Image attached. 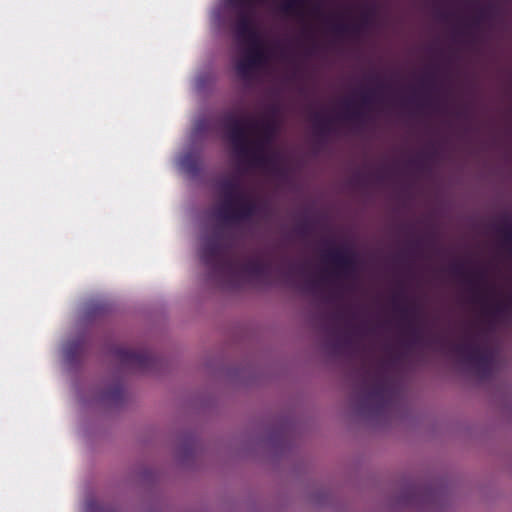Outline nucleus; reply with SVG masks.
<instances>
[{
	"label": "nucleus",
	"mask_w": 512,
	"mask_h": 512,
	"mask_svg": "<svg viewBox=\"0 0 512 512\" xmlns=\"http://www.w3.org/2000/svg\"><path fill=\"white\" fill-rule=\"evenodd\" d=\"M328 331L329 346L338 355L358 358L361 366L357 370L359 389L364 394V405L376 415L386 411L399 396L396 382L389 376V369L404 357L403 352L392 346L385 347L387 358L375 368L368 363V348L354 324L357 322H321Z\"/></svg>",
	"instance_id": "1"
},
{
	"label": "nucleus",
	"mask_w": 512,
	"mask_h": 512,
	"mask_svg": "<svg viewBox=\"0 0 512 512\" xmlns=\"http://www.w3.org/2000/svg\"><path fill=\"white\" fill-rule=\"evenodd\" d=\"M278 108L272 107L267 117L261 121L252 118L239 119L228 113L223 117V127L235 153L242 160L261 167H274L278 162V154H266L278 131L276 121Z\"/></svg>",
	"instance_id": "2"
},
{
	"label": "nucleus",
	"mask_w": 512,
	"mask_h": 512,
	"mask_svg": "<svg viewBox=\"0 0 512 512\" xmlns=\"http://www.w3.org/2000/svg\"><path fill=\"white\" fill-rule=\"evenodd\" d=\"M463 325L459 341L447 337H439L436 343L439 348L456 356L468 365L481 379L492 377L499 364V347L496 336L490 326L498 322H461Z\"/></svg>",
	"instance_id": "3"
},
{
	"label": "nucleus",
	"mask_w": 512,
	"mask_h": 512,
	"mask_svg": "<svg viewBox=\"0 0 512 512\" xmlns=\"http://www.w3.org/2000/svg\"><path fill=\"white\" fill-rule=\"evenodd\" d=\"M222 235L216 232L208 238L200 252L203 264L212 277L218 278L231 286H236L243 277L257 281H267L271 276L272 264L260 258H251L244 263L230 257L223 244Z\"/></svg>",
	"instance_id": "4"
},
{
	"label": "nucleus",
	"mask_w": 512,
	"mask_h": 512,
	"mask_svg": "<svg viewBox=\"0 0 512 512\" xmlns=\"http://www.w3.org/2000/svg\"><path fill=\"white\" fill-rule=\"evenodd\" d=\"M451 273L468 285L471 300L497 316H512V277L501 285L489 283L485 270L466 271L462 263L450 266Z\"/></svg>",
	"instance_id": "5"
},
{
	"label": "nucleus",
	"mask_w": 512,
	"mask_h": 512,
	"mask_svg": "<svg viewBox=\"0 0 512 512\" xmlns=\"http://www.w3.org/2000/svg\"><path fill=\"white\" fill-rule=\"evenodd\" d=\"M262 207L255 201L247 199L244 195L243 199H238L235 204L230 205L227 201L216 211V217L226 226L237 225L243 221L249 220L252 216L260 213Z\"/></svg>",
	"instance_id": "6"
},
{
	"label": "nucleus",
	"mask_w": 512,
	"mask_h": 512,
	"mask_svg": "<svg viewBox=\"0 0 512 512\" xmlns=\"http://www.w3.org/2000/svg\"><path fill=\"white\" fill-rule=\"evenodd\" d=\"M323 259L334 266L331 275L336 279L357 280L356 254L351 249L342 247L330 250L323 255Z\"/></svg>",
	"instance_id": "7"
},
{
	"label": "nucleus",
	"mask_w": 512,
	"mask_h": 512,
	"mask_svg": "<svg viewBox=\"0 0 512 512\" xmlns=\"http://www.w3.org/2000/svg\"><path fill=\"white\" fill-rule=\"evenodd\" d=\"M113 354L123 367L139 371L152 369L157 361L147 349L131 350L125 347H116Z\"/></svg>",
	"instance_id": "8"
},
{
	"label": "nucleus",
	"mask_w": 512,
	"mask_h": 512,
	"mask_svg": "<svg viewBox=\"0 0 512 512\" xmlns=\"http://www.w3.org/2000/svg\"><path fill=\"white\" fill-rule=\"evenodd\" d=\"M246 43L248 44L246 54L236 64L237 73L244 79L249 78L252 71L267 60L265 46L261 38Z\"/></svg>",
	"instance_id": "9"
},
{
	"label": "nucleus",
	"mask_w": 512,
	"mask_h": 512,
	"mask_svg": "<svg viewBox=\"0 0 512 512\" xmlns=\"http://www.w3.org/2000/svg\"><path fill=\"white\" fill-rule=\"evenodd\" d=\"M232 5L238 7L237 17L233 25L237 39L241 42H248L261 38L254 25L251 12L246 9L245 5L243 3Z\"/></svg>",
	"instance_id": "10"
},
{
	"label": "nucleus",
	"mask_w": 512,
	"mask_h": 512,
	"mask_svg": "<svg viewBox=\"0 0 512 512\" xmlns=\"http://www.w3.org/2000/svg\"><path fill=\"white\" fill-rule=\"evenodd\" d=\"M498 238V247L512 260V215L503 214L500 223L491 225Z\"/></svg>",
	"instance_id": "11"
},
{
	"label": "nucleus",
	"mask_w": 512,
	"mask_h": 512,
	"mask_svg": "<svg viewBox=\"0 0 512 512\" xmlns=\"http://www.w3.org/2000/svg\"><path fill=\"white\" fill-rule=\"evenodd\" d=\"M375 14H376L375 7L374 6L369 7L362 13L360 23L354 24V25L338 23V24H335L332 26V31L337 36H345V35L356 36V35L360 34V32L364 28H366L373 22Z\"/></svg>",
	"instance_id": "12"
},
{
	"label": "nucleus",
	"mask_w": 512,
	"mask_h": 512,
	"mask_svg": "<svg viewBox=\"0 0 512 512\" xmlns=\"http://www.w3.org/2000/svg\"><path fill=\"white\" fill-rule=\"evenodd\" d=\"M219 188L224 197L223 203L228 201L230 205H232L235 204L236 200L244 198L240 181L237 178H227L222 180L219 183Z\"/></svg>",
	"instance_id": "13"
},
{
	"label": "nucleus",
	"mask_w": 512,
	"mask_h": 512,
	"mask_svg": "<svg viewBox=\"0 0 512 512\" xmlns=\"http://www.w3.org/2000/svg\"><path fill=\"white\" fill-rule=\"evenodd\" d=\"M87 348L85 336L80 335L75 339L69 340L64 346V356L69 364L76 363L84 354Z\"/></svg>",
	"instance_id": "14"
},
{
	"label": "nucleus",
	"mask_w": 512,
	"mask_h": 512,
	"mask_svg": "<svg viewBox=\"0 0 512 512\" xmlns=\"http://www.w3.org/2000/svg\"><path fill=\"white\" fill-rule=\"evenodd\" d=\"M181 169L190 176H196L201 169L200 156L195 153H186L180 159Z\"/></svg>",
	"instance_id": "15"
},
{
	"label": "nucleus",
	"mask_w": 512,
	"mask_h": 512,
	"mask_svg": "<svg viewBox=\"0 0 512 512\" xmlns=\"http://www.w3.org/2000/svg\"><path fill=\"white\" fill-rule=\"evenodd\" d=\"M313 128L318 136H326L332 131V119L320 113L312 115Z\"/></svg>",
	"instance_id": "16"
},
{
	"label": "nucleus",
	"mask_w": 512,
	"mask_h": 512,
	"mask_svg": "<svg viewBox=\"0 0 512 512\" xmlns=\"http://www.w3.org/2000/svg\"><path fill=\"white\" fill-rule=\"evenodd\" d=\"M307 0H284L280 4V10L287 15H300Z\"/></svg>",
	"instance_id": "17"
},
{
	"label": "nucleus",
	"mask_w": 512,
	"mask_h": 512,
	"mask_svg": "<svg viewBox=\"0 0 512 512\" xmlns=\"http://www.w3.org/2000/svg\"><path fill=\"white\" fill-rule=\"evenodd\" d=\"M391 303L394 306H403L410 303V296L405 285L401 282L391 295Z\"/></svg>",
	"instance_id": "18"
},
{
	"label": "nucleus",
	"mask_w": 512,
	"mask_h": 512,
	"mask_svg": "<svg viewBox=\"0 0 512 512\" xmlns=\"http://www.w3.org/2000/svg\"><path fill=\"white\" fill-rule=\"evenodd\" d=\"M499 13V9L496 5L490 4L479 11V15L474 19L473 25H478L482 20H488L495 18Z\"/></svg>",
	"instance_id": "19"
},
{
	"label": "nucleus",
	"mask_w": 512,
	"mask_h": 512,
	"mask_svg": "<svg viewBox=\"0 0 512 512\" xmlns=\"http://www.w3.org/2000/svg\"><path fill=\"white\" fill-rule=\"evenodd\" d=\"M384 88V85L380 84L376 89H370L361 93V105L363 107H370L371 104L378 100L380 91Z\"/></svg>",
	"instance_id": "20"
},
{
	"label": "nucleus",
	"mask_w": 512,
	"mask_h": 512,
	"mask_svg": "<svg viewBox=\"0 0 512 512\" xmlns=\"http://www.w3.org/2000/svg\"><path fill=\"white\" fill-rule=\"evenodd\" d=\"M124 389L121 384H116L104 393L103 398L107 401L117 403L123 397Z\"/></svg>",
	"instance_id": "21"
},
{
	"label": "nucleus",
	"mask_w": 512,
	"mask_h": 512,
	"mask_svg": "<svg viewBox=\"0 0 512 512\" xmlns=\"http://www.w3.org/2000/svg\"><path fill=\"white\" fill-rule=\"evenodd\" d=\"M351 106H352L351 102H349V101L345 102V107H346L345 118L348 120H351V121H355V122H363L364 118H365V114L363 113V111L357 110V109L351 110L350 109Z\"/></svg>",
	"instance_id": "22"
},
{
	"label": "nucleus",
	"mask_w": 512,
	"mask_h": 512,
	"mask_svg": "<svg viewBox=\"0 0 512 512\" xmlns=\"http://www.w3.org/2000/svg\"><path fill=\"white\" fill-rule=\"evenodd\" d=\"M419 340H420V336L417 333H412L411 338L408 341H404L402 343V345L406 349H410V348H412V346L418 344Z\"/></svg>",
	"instance_id": "23"
},
{
	"label": "nucleus",
	"mask_w": 512,
	"mask_h": 512,
	"mask_svg": "<svg viewBox=\"0 0 512 512\" xmlns=\"http://www.w3.org/2000/svg\"><path fill=\"white\" fill-rule=\"evenodd\" d=\"M98 509V503L95 500H89L86 503L87 512H96Z\"/></svg>",
	"instance_id": "24"
},
{
	"label": "nucleus",
	"mask_w": 512,
	"mask_h": 512,
	"mask_svg": "<svg viewBox=\"0 0 512 512\" xmlns=\"http://www.w3.org/2000/svg\"><path fill=\"white\" fill-rule=\"evenodd\" d=\"M298 229H299V232L304 235L308 231V226L306 224H302L299 226Z\"/></svg>",
	"instance_id": "25"
},
{
	"label": "nucleus",
	"mask_w": 512,
	"mask_h": 512,
	"mask_svg": "<svg viewBox=\"0 0 512 512\" xmlns=\"http://www.w3.org/2000/svg\"><path fill=\"white\" fill-rule=\"evenodd\" d=\"M438 16L441 20H444V21H447L449 19V14L448 13H444V12H439L438 13Z\"/></svg>",
	"instance_id": "26"
},
{
	"label": "nucleus",
	"mask_w": 512,
	"mask_h": 512,
	"mask_svg": "<svg viewBox=\"0 0 512 512\" xmlns=\"http://www.w3.org/2000/svg\"><path fill=\"white\" fill-rule=\"evenodd\" d=\"M409 164L420 166V159H412L409 161Z\"/></svg>",
	"instance_id": "27"
},
{
	"label": "nucleus",
	"mask_w": 512,
	"mask_h": 512,
	"mask_svg": "<svg viewBox=\"0 0 512 512\" xmlns=\"http://www.w3.org/2000/svg\"><path fill=\"white\" fill-rule=\"evenodd\" d=\"M313 12L315 14H319L320 13V7L319 6H316L314 9H313Z\"/></svg>",
	"instance_id": "28"
},
{
	"label": "nucleus",
	"mask_w": 512,
	"mask_h": 512,
	"mask_svg": "<svg viewBox=\"0 0 512 512\" xmlns=\"http://www.w3.org/2000/svg\"><path fill=\"white\" fill-rule=\"evenodd\" d=\"M411 246H412L413 248H417V247L419 246V241H416V242L411 243Z\"/></svg>",
	"instance_id": "29"
},
{
	"label": "nucleus",
	"mask_w": 512,
	"mask_h": 512,
	"mask_svg": "<svg viewBox=\"0 0 512 512\" xmlns=\"http://www.w3.org/2000/svg\"><path fill=\"white\" fill-rule=\"evenodd\" d=\"M406 323H407V324H412L413 322L407 321Z\"/></svg>",
	"instance_id": "30"
},
{
	"label": "nucleus",
	"mask_w": 512,
	"mask_h": 512,
	"mask_svg": "<svg viewBox=\"0 0 512 512\" xmlns=\"http://www.w3.org/2000/svg\"><path fill=\"white\" fill-rule=\"evenodd\" d=\"M402 320H403V321H406L407 319H406V318H403Z\"/></svg>",
	"instance_id": "31"
}]
</instances>
